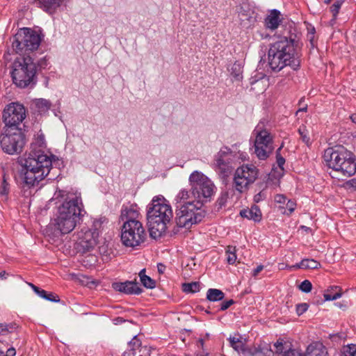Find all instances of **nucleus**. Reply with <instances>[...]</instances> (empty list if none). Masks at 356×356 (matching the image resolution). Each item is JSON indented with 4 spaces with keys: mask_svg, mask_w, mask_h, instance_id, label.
Here are the masks:
<instances>
[{
    "mask_svg": "<svg viewBox=\"0 0 356 356\" xmlns=\"http://www.w3.org/2000/svg\"><path fill=\"white\" fill-rule=\"evenodd\" d=\"M60 204L56 208L51 225L61 234L72 232L83 216V204L79 195H70L65 191L55 192L51 201Z\"/></svg>",
    "mask_w": 356,
    "mask_h": 356,
    "instance_id": "f257e3e1",
    "label": "nucleus"
},
{
    "mask_svg": "<svg viewBox=\"0 0 356 356\" xmlns=\"http://www.w3.org/2000/svg\"><path fill=\"white\" fill-rule=\"evenodd\" d=\"M268 60L270 67L275 72H280L286 66L296 70L300 63L298 46L293 40L283 38L270 44Z\"/></svg>",
    "mask_w": 356,
    "mask_h": 356,
    "instance_id": "f03ea898",
    "label": "nucleus"
},
{
    "mask_svg": "<svg viewBox=\"0 0 356 356\" xmlns=\"http://www.w3.org/2000/svg\"><path fill=\"white\" fill-rule=\"evenodd\" d=\"M175 221L179 227L188 229L204 217L202 204L193 200L190 191L186 188H182L177 193L175 197Z\"/></svg>",
    "mask_w": 356,
    "mask_h": 356,
    "instance_id": "7ed1b4c3",
    "label": "nucleus"
},
{
    "mask_svg": "<svg viewBox=\"0 0 356 356\" xmlns=\"http://www.w3.org/2000/svg\"><path fill=\"white\" fill-rule=\"evenodd\" d=\"M54 158L53 155L42 149H31L24 163V184L28 187H31L44 179L50 172Z\"/></svg>",
    "mask_w": 356,
    "mask_h": 356,
    "instance_id": "20e7f679",
    "label": "nucleus"
},
{
    "mask_svg": "<svg viewBox=\"0 0 356 356\" xmlns=\"http://www.w3.org/2000/svg\"><path fill=\"white\" fill-rule=\"evenodd\" d=\"M172 217L173 211L168 201L162 195L155 196L147 210L151 237L156 239L164 235Z\"/></svg>",
    "mask_w": 356,
    "mask_h": 356,
    "instance_id": "39448f33",
    "label": "nucleus"
},
{
    "mask_svg": "<svg viewBox=\"0 0 356 356\" xmlns=\"http://www.w3.org/2000/svg\"><path fill=\"white\" fill-rule=\"evenodd\" d=\"M323 163L332 169L338 179L348 178L356 172V162L352 157L351 152L343 146L329 147L324 151Z\"/></svg>",
    "mask_w": 356,
    "mask_h": 356,
    "instance_id": "423d86ee",
    "label": "nucleus"
},
{
    "mask_svg": "<svg viewBox=\"0 0 356 356\" xmlns=\"http://www.w3.org/2000/svg\"><path fill=\"white\" fill-rule=\"evenodd\" d=\"M36 72V65L31 56L17 58L13 63V81L17 87L22 88L34 85Z\"/></svg>",
    "mask_w": 356,
    "mask_h": 356,
    "instance_id": "0eeeda50",
    "label": "nucleus"
},
{
    "mask_svg": "<svg viewBox=\"0 0 356 356\" xmlns=\"http://www.w3.org/2000/svg\"><path fill=\"white\" fill-rule=\"evenodd\" d=\"M191 196L201 204L210 201L215 193L213 181L200 171L193 172L188 178Z\"/></svg>",
    "mask_w": 356,
    "mask_h": 356,
    "instance_id": "6e6552de",
    "label": "nucleus"
},
{
    "mask_svg": "<svg viewBox=\"0 0 356 356\" xmlns=\"http://www.w3.org/2000/svg\"><path fill=\"white\" fill-rule=\"evenodd\" d=\"M25 144L24 137L19 128L3 127L0 135V145L3 152L18 154Z\"/></svg>",
    "mask_w": 356,
    "mask_h": 356,
    "instance_id": "1a4fd4ad",
    "label": "nucleus"
},
{
    "mask_svg": "<svg viewBox=\"0 0 356 356\" xmlns=\"http://www.w3.org/2000/svg\"><path fill=\"white\" fill-rule=\"evenodd\" d=\"M145 238L146 232L140 221L122 225L121 241L126 247H138L144 243Z\"/></svg>",
    "mask_w": 356,
    "mask_h": 356,
    "instance_id": "9d476101",
    "label": "nucleus"
},
{
    "mask_svg": "<svg viewBox=\"0 0 356 356\" xmlns=\"http://www.w3.org/2000/svg\"><path fill=\"white\" fill-rule=\"evenodd\" d=\"M39 35L31 29H21L15 35L12 42V47L17 54H22L24 51H33L40 45Z\"/></svg>",
    "mask_w": 356,
    "mask_h": 356,
    "instance_id": "9b49d317",
    "label": "nucleus"
},
{
    "mask_svg": "<svg viewBox=\"0 0 356 356\" xmlns=\"http://www.w3.org/2000/svg\"><path fill=\"white\" fill-rule=\"evenodd\" d=\"M253 134L255 136L254 153L259 159L264 160L273 150V136L267 129H263L260 124L256 127Z\"/></svg>",
    "mask_w": 356,
    "mask_h": 356,
    "instance_id": "f8f14e48",
    "label": "nucleus"
},
{
    "mask_svg": "<svg viewBox=\"0 0 356 356\" xmlns=\"http://www.w3.org/2000/svg\"><path fill=\"white\" fill-rule=\"evenodd\" d=\"M258 170L252 164L238 167L234 175V184L236 191L243 193L248 190L258 177Z\"/></svg>",
    "mask_w": 356,
    "mask_h": 356,
    "instance_id": "ddd939ff",
    "label": "nucleus"
},
{
    "mask_svg": "<svg viewBox=\"0 0 356 356\" xmlns=\"http://www.w3.org/2000/svg\"><path fill=\"white\" fill-rule=\"evenodd\" d=\"M26 110L22 104L17 102L6 106L2 113L4 127L18 128V125L25 119Z\"/></svg>",
    "mask_w": 356,
    "mask_h": 356,
    "instance_id": "4468645a",
    "label": "nucleus"
},
{
    "mask_svg": "<svg viewBox=\"0 0 356 356\" xmlns=\"http://www.w3.org/2000/svg\"><path fill=\"white\" fill-rule=\"evenodd\" d=\"M231 154L230 149L225 147L221 149L216 156L214 161L216 170L222 177H227L232 172V166L229 161Z\"/></svg>",
    "mask_w": 356,
    "mask_h": 356,
    "instance_id": "2eb2a0df",
    "label": "nucleus"
},
{
    "mask_svg": "<svg viewBox=\"0 0 356 356\" xmlns=\"http://www.w3.org/2000/svg\"><path fill=\"white\" fill-rule=\"evenodd\" d=\"M99 233L92 229H82L78 234L77 245L81 248L82 251H88L97 243Z\"/></svg>",
    "mask_w": 356,
    "mask_h": 356,
    "instance_id": "dca6fc26",
    "label": "nucleus"
},
{
    "mask_svg": "<svg viewBox=\"0 0 356 356\" xmlns=\"http://www.w3.org/2000/svg\"><path fill=\"white\" fill-rule=\"evenodd\" d=\"M140 213L136 205L124 206L121 210L120 220L123 224L140 221Z\"/></svg>",
    "mask_w": 356,
    "mask_h": 356,
    "instance_id": "f3484780",
    "label": "nucleus"
},
{
    "mask_svg": "<svg viewBox=\"0 0 356 356\" xmlns=\"http://www.w3.org/2000/svg\"><path fill=\"white\" fill-rule=\"evenodd\" d=\"M112 287L116 291L126 294H140L142 292V289L138 286L136 282L130 281L114 282L112 284Z\"/></svg>",
    "mask_w": 356,
    "mask_h": 356,
    "instance_id": "a211bd4d",
    "label": "nucleus"
},
{
    "mask_svg": "<svg viewBox=\"0 0 356 356\" xmlns=\"http://www.w3.org/2000/svg\"><path fill=\"white\" fill-rule=\"evenodd\" d=\"M304 356H329L327 348L319 341L310 343Z\"/></svg>",
    "mask_w": 356,
    "mask_h": 356,
    "instance_id": "6ab92c4d",
    "label": "nucleus"
},
{
    "mask_svg": "<svg viewBox=\"0 0 356 356\" xmlns=\"http://www.w3.org/2000/svg\"><path fill=\"white\" fill-rule=\"evenodd\" d=\"M240 215L254 222H259L261 219V212L257 206H252L250 209L241 211Z\"/></svg>",
    "mask_w": 356,
    "mask_h": 356,
    "instance_id": "aec40b11",
    "label": "nucleus"
},
{
    "mask_svg": "<svg viewBox=\"0 0 356 356\" xmlns=\"http://www.w3.org/2000/svg\"><path fill=\"white\" fill-rule=\"evenodd\" d=\"M280 22V12L277 10H272L265 20L266 27L271 30L276 29Z\"/></svg>",
    "mask_w": 356,
    "mask_h": 356,
    "instance_id": "412c9836",
    "label": "nucleus"
},
{
    "mask_svg": "<svg viewBox=\"0 0 356 356\" xmlns=\"http://www.w3.org/2000/svg\"><path fill=\"white\" fill-rule=\"evenodd\" d=\"M321 266V264L317 261L312 259H304L300 263L296 265L289 266L290 269H316Z\"/></svg>",
    "mask_w": 356,
    "mask_h": 356,
    "instance_id": "4be33fe9",
    "label": "nucleus"
},
{
    "mask_svg": "<svg viewBox=\"0 0 356 356\" xmlns=\"http://www.w3.org/2000/svg\"><path fill=\"white\" fill-rule=\"evenodd\" d=\"M37 111L40 113H46L51 107V103L46 99H37L33 102Z\"/></svg>",
    "mask_w": 356,
    "mask_h": 356,
    "instance_id": "5701e85b",
    "label": "nucleus"
},
{
    "mask_svg": "<svg viewBox=\"0 0 356 356\" xmlns=\"http://www.w3.org/2000/svg\"><path fill=\"white\" fill-rule=\"evenodd\" d=\"M224 297V293L221 290L216 289H209L207 293V298L209 301H219L222 300Z\"/></svg>",
    "mask_w": 356,
    "mask_h": 356,
    "instance_id": "b1692460",
    "label": "nucleus"
},
{
    "mask_svg": "<svg viewBox=\"0 0 356 356\" xmlns=\"http://www.w3.org/2000/svg\"><path fill=\"white\" fill-rule=\"evenodd\" d=\"M41 7L46 10H50L58 7L63 0H36Z\"/></svg>",
    "mask_w": 356,
    "mask_h": 356,
    "instance_id": "393cba45",
    "label": "nucleus"
},
{
    "mask_svg": "<svg viewBox=\"0 0 356 356\" xmlns=\"http://www.w3.org/2000/svg\"><path fill=\"white\" fill-rule=\"evenodd\" d=\"M140 347V341L136 337L129 342L128 349L124 351L123 356H137L136 348Z\"/></svg>",
    "mask_w": 356,
    "mask_h": 356,
    "instance_id": "a878e982",
    "label": "nucleus"
},
{
    "mask_svg": "<svg viewBox=\"0 0 356 356\" xmlns=\"http://www.w3.org/2000/svg\"><path fill=\"white\" fill-rule=\"evenodd\" d=\"M139 277L140 279V282L143 285L148 289H153L155 287L156 284L154 280L151 279L149 276L145 275V270L143 269L139 273Z\"/></svg>",
    "mask_w": 356,
    "mask_h": 356,
    "instance_id": "bb28decb",
    "label": "nucleus"
},
{
    "mask_svg": "<svg viewBox=\"0 0 356 356\" xmlns=\"http://www.w3.org/2000/svg\"><path fill=\"white\" fill-rule=\"evenodd\" d=\"M274 352L277 354H282L283 355L285 354L286 351H291L290 345L286 342H284L282 340H278L277 342L274 343Z\"/></svg>",
    "mask_w": 356,
    "mask_h": 356,
    "instance_id": "cd10ccee",
    "label": "nucleus"
},
{
    "mask_svg": "<svg viewBox=\"0 0 356 356\" xmlns=\"http://www.w3.org/2000/svg\"><path fill=\"white\" fill-rule=\"evenodd\" d=\"M227 261L229 264H234L237 259L236 246L228 245L225 249Z\"/></svg>",
    "mask_w": 356,
    "mask_h": 356,
    "instance_id": "c85d7f7f",
    "label": "nucleus"
},
{
    "mask_svg": "<svg viewBox=\"0 0 356 356\" xmlns=\"http://www.w3.org/2000/svg\"><path fill=\"white\" fill-rule=\"evenodd\" d=\"M231 346L237 352L244 350V342L238 337L234 336L229 339Z\"/></svg>",
    "mask_w": 356,
    "mask_h": 356,
    "instance_id": "c756f323",
    "label": "nucleus"
},
{
    "mask_svg": "<svg viewBox=\"0 0 356 356\" xmlns=\"http://www.w3.org/2000/svg\"><path fill=\"white\" fill-rule=\"evenodd\" d=\"M200 282H198L184 283L182 284V290L185 293H196L200 291Z\"/></svg>",
    "mask_w": 356,
    "mask_h": 356,
    "instance_id": "7c9ffc66",
    "label": "nucleus"
},
{
    "mask_svg": "<svg viewBox=\"0 0 356 356\" xmlns=\"http://www.w3.org/2000/svg\"><path fill=\"white\" fill-rule=\"evenodd\" d=\"M298 133L300 136L302 141L305 143L307 146L312 144V140L309 136V131L307 129L305 126H301L298 129Z\"/></svg>",
    "mask_w": 356,
    "mask_h": 356,
    "instance_id": "2f4dec72",
    "label": "nucleus"
},
{
    "mask_svg": "<svg viewBox=\"0 0 356 356\" xmlns=\"http://www.w3.org/2000/svg\"><path fill=\"white\" fill-rule=\"evenodd\" d=\"M45 146L44 136L42 134H38L35 141L31 145V149H37V147L42 148Z\"/></svg>",
    "mask_w": 356,
    "mask_h": 356,
    "instance_id": "473e14b6",
    "label": "nucleus"
},
{
    "mask_svg": "<svg viewBox=\"0 0 356 356\" xmlns=\"http://www.w3.org/2000/svg\"><path fill=\"white\" fill-rule=\"evenodd\" d=\"M296 204L292 200H288L286 204V208L280 206L281 209H283L281 212L283 214L289 216L291 215L296 209Z\"/></svg>",
    "mask_w": 356,
    "mask_h": 356,
    "instance_id": "72a5a7b5",
    "label": "nucleus"
},
{
    "mask_svg": "<svg viewBox=\"0 0 356 356\" xmlns=\"http://www.w3.org/2000/svg\"><path fill=\"white\" fill-rule=\"evenodd\" d=\"M343 356H356V345H348L343 348Z\"/></svg>",
    "mask_w": 356,
    "mask_h": 356,
    "instance_id": "f704fd0d",
    "label": "nucleus"
},
{
    "mask_svg": "<svg viewBox=\"0 0 356 356\" xmlns=\"http://www.w3.org/2000/svg\"><path fill=\"white\" fill-rule=\"evenodd\" d=\"M137 352V356H149L150 349L147 346H142L140 342V347L136 348Z\"/></svg>",
    "mask_w": 356,
    "mask_h": 356,
    "instance_id": "c9c22d12",
    "label": "nucleus"
},
{
    "mask_svg": "<svg viewBox=\"0 0 356 356\" xmlns=\"http://www.w3.org/2000/svg\"><path fill=\"white\" fill-rule=\"evenodd\" d=\"M299 289L305 293H309L312 289V284L309 280H306L301 282Z\"/></svg>",
    "mask_w": 356,
    "mask_h": 356,
    "instance_id": "e433bc0d",
    "label": "nucleus"
},
{
    "mask_svg": "<svg viewBox=\"0 0 356 356\" xmlns=\"http://www.w3.org/2000/svg\"><path fill=\"white\" fill-rule=\"evenodd\" d=\"M38 295L40 297L45 299V300L51 301V302H58L59 301V298L58 297L47 298V293L46 291H44L43 289H40V291H39Z\"/></svg>",
    "mask_w": 356,
    "mask_h": 356,
    "instance_id": "4c0bfd02",
    "label": "nucleus"
},
{
    "mask_svg": "<svg viewBox=\"0 0 356 356\" xmlns=\"http://www.w3.org/2000/svg\"><path fill=\"white\" fill-rule=\"evenodd\" d=\"M309 305L307 303H300L296 305V313L298 316L302 315L308 309Z\"/></svg>",
    "mask_w": 356,
    "mask_h": 356,
    "instance_id": "58836bf2",
    "label": "nucleus"
},
{
    "mask_svg": "<svg viewBox=\"0 0 356 356\" xmlns=\"http://www.w3.org/2000/svg\"><path fill=\"white\" fill-rule=\"evenodd\" d=\"M341 296V293L340 292H337L334 294H331L329 293H325L324 294V298L325 300H334L339 298Z\"/></svg>",
    "mask_w": 356,
    "mask_h": 356,
    "instance_id": "ea45409f",
    "label": "nucleus"
},
{
    "mask_svg": "<svg viewBox=\"0 0 356 356\" xmlns=\"http://www.w3.org/2000/svg\"><path fill=\"white\" fill-rule=\"evenodd\" d=\"M13 327L10 325L7 324H0V335H6L10 332V329H12Z\"/></svg>",
    "mask_w": 356,
    "mask_h": 356,
    "instance_id": "a19ab883",
    "label": "nucleus"
},
{
    "mask_svg": "<svg viewBox=\"0 0 356 356\" xmlns=\"http://www.w3.org/2000/svg\"><path fill=\"white\" fill-rule=\"evenodd\" d=\"M274 200L275 202L280 204H284L286 202V197L281 194L276 195Z\"/></svg>",
    "mask_w": 356,
    "mask_h": 356,
    "instance_id": "79ce46f5",
    "label": "nucleus"
},
{
    "mask_svg": "<svg viewBox=\"0 0 356 356\" xmlns=\"http://www.w3.org/2000/svg\"><path fill=\"white\" fill-rule=\"evenodd\" d=\"M233 304H234L233 300H229L224 301L220 304V309L221 311H225V310L227 309Z\"/></svg>",
    "mask_w": 356,
    "mask_h": 356,
    "instance_id": "37998d69",
    "label": "nucleus"
},
{
    "mask_svg": "<svg viewBox=\"0 0 356 356\" xmlns=\"http://www.w3.org/2000/svg\"><path fill=\"white\" fill-rule=\"evenodd\" d=\"M280 148H279L277 152V163L278 166L282 170H283V165H284L285 159L279 154L278 152L280 151Z\"/></svg>",
    "mask_w": 356,
    "mask_h": 356,
    "instance_id": "c03bdc74",
    "label": "nucleus"
},
{
    "mask_svg": "<svg viewBox=\"0 0 356 356\" xmlns=\"http://www.w3.org/2000/svg\"><path fill=\"white\" fill-rule=\"evenodd\" d=\"M8 193V184L4 181L2 186L0 187V195L6 196Z\"/></svg>",
    "mask_w": 356,
    "mask_h": 356,
    "instance_id": "a18cd8bd",
    "label": "nucleus"
},
{
    "mask_svg": "<svg viewBox=\"0 0 356 356\" xmlns=\"http://www.w3.org/2000/svg\"><path fill=\"white\" fill-rule=\"evenodd\" d=\"M102 222H103V221L101 219L94 220L92 231H95L99 233V230L100 229V228L102 227Z\"/></svg>",
    "mask_w": 356,
    "mask_h": 356,
    "instance_id": "49530a36",
    "label": "nucleus"
},
{
    "mask_svg": "<svg viewBox=\"0 0 356 356\" xmlns=\"http://www.w3.org/2000/svg\"><path fill=\"white\" fill-rule=\"evenodd\" d=\"M16 354L15 349L14 348H9L6 354L4 355V352L3 350H0V356H15Z\"/></svg>",
    "mask_w": 356,
    "mask_h": 356,
    "instance_id": "de8ad7c7",
    "label": "nucleus"
},
{
    "mask_svg": "<svg viewBox=\"0 0 356 356\" xmlns=\"http://www.w3.org/2000/svg\"><path fill=\"white\" fill-rule=\"evenodd\" d=\"M340 7H341L340 3H335L332 6L331 11L333 14V16H335L339 13Z\"/></svg>",
    "mask_w": 356,
    "mask_h": 356,
    "instance_id": "09e8293b",
    "label": "nucleus"
},
{
    "mask_svg": "<svg viewBox=\"0 0 356 356\" xmlns=\"http://www.w3.org/2000/svg\"><path fill=\"white\" fill-rule=\"evenodd\" d=\"M284 356H304L296 351L295 350H292L291 351H286Z\"/></svg>",
    "mask_w": 356,
    "mask_h": 356,
    "instance_id": "8fccbe9b",
    "label": "nucleus"
},
{
    "mask_svg": "<svg viewBox=\"0 0 356 356\" xmlns=\"http://www.w3.org/2000/svg\"><path fill=\"white\" fill-rule=\"evenodd\" d=\"M264 269L263 265L258 266L252 272V276L257 277V275Z\"/></svg>",
    "mask_w": 356,
    "mask_h": 356,
    "instance_id": "3c124183",
    "label": "nucleus"
},
{
    "mask_svg": "<svg viewBox=\"0 0 356 356\" xmlns=\"http://www.w3.org/2000/svg\"><path fill=\"white\" fill-rule=\"evenodd\" d=\"M8 275V274L4 270L0 272V279H1V280L7 279Z\"/></svg>",
    "mask_w": 356,
    "mask_h": 356,
    "instance_id": "603ef678",
    "label": "nucleus"
},
{
    "mask_svg": "<svg viewBox=\"0 0 356 356\" xmlns=\"http://www.w3.org/2000/svg\"><path fill=\"white\" fill-rule=\"evenodd\" d=\"M262 193L260 192L259 193L257 194L254 197V200L255 202H259L261 200V199L262 198Z\"/></svg>",
    "mask_w": 356,
    "mask_h": 356,
    "instance_id": "864d4df0",
    "label": "nucleus"
},
{
    "mask_svg": "<svg viewBox=\"0 0 356 356\" xmlns=\"http://www.w3.org/2000/svg\"><path fill=\"white\" fill-rule=\"evenodd\" d=\"M348 184L353 187V188H356V178L355 179H352L351 180H350Z\"/></svg>",
    "mask_w": 356,
    "mask_h": 356,
    "instance_id": "5fc2aeb1",
    "label": "nucleus"
},
{
    "mask_svg": "<svg viewBox=\"0 0 356 356\" xmlns=\"http://www.w3.org/2000/svg\"><path fill=\"white\" fill-rule=\"evenodd\" d=\"M165 268V266L164 265L161 264L158 265V270L160 273H163Z\"/></svg>",
    "mask_w": 356,
    "mask_h": 356,
    "instance_id": "6e6d98bb",
    "label": "nucleus"
},
{
    "mask_svg": "<svg viewBox=\"0 0 356 356\" xmlns=\"http://www.w3.org/2000/svg\"><path fill=\"white\" fill-rule=\"evenodd\" d=\"M350 119L355 124H356V113L352 114L350 116Z\"/></svg>",
    "mask_w": 356,
    "mask_h": 356,
    "instance_id": "4d7b16f0",
    "label": "nucleus"
},
{
    "mask_svg": "<svg viewBox=\"0 0 356 356\" xmlns=\"http://www.w3.org/2000/svg\"><path fill=\"white\" fill-rule=\"evenodd\" d=\"M308 38H309V41L311 42L312 45L314 46L313 33H312L309 35H308Z\"/></svg>",
    "mask_w": 356,
    "mask_h": 356,
    "instance_id": "13d9d810",
    "label": "nucleus"
},
{
    "mask_svg": "<svg viewBox=\"0 0 356 356\" xmlns=\"http://www.w3.org/2000/svg\"><path fill=\"white\" fill-rule=\"evenodd\" d=\"M33 290L38 294L39 293V291H40V289L36 286H33Z\"/></svg>",
    "mask_w": 356,
    "mask_h": 356,
    "instance_id": "bf43d9fd",
    "label": "nucleus"
},
{
    "mask_svg": "<svg viewBox=\"0 0 356 356\" xmlns=\"http://www.w3.org/2000/svg\"><path fill=\"white\" fill-rule=\"evenodd\" d=\"M307 105H305L304 107H302V108H300V109L297 111V113L300 112V111H307Z\"/></svg>",
    "mask_w": 356,
    "mask_h": 356,
    "instance_id": "052dcab7",
    "label": "nucleus"
},
{
    "mask_svg": "<svg viewBox=\"0 0 356 356\" xmlns=\"http://www.w3.org/2000/svg\"><path fill=\"white\" fill-rule=\"evenodd\" d=\"M54 297H58V296H54L53 293L47 294V298H54Z\"/></svg>",
    "mask_w": 356,
    "mask_h": 356,
    "instance_id": "680f3d73",
    "label": "nucleus"
},
{
    "mask_svg": "<svg viewBox=\"0 0 356 356\" xmlns=\"http://www.w3.org/2000/svg\"><path fill=\"white\" fill-rule=\"evenodd\" d=\"M284 264H279V269L282 270V269H284Z\"/></svg>",
    "mask_w": 356,
    "mask_h": 356,
    "instance_id": "e2e57ef3",
    "label": "nucleus"
},
{
    "mask_svg": "<svg viewBox=\"0 0 356 356\" xmlns=\"http://www.w3.org/2000/svg\"><path fill=\"white\" fill-rule=\"evenodd\" d=\"M332 0H324V2L327 4L330 3Z\"/></svg>",
    "mask_w": 356,
    "mask_h": 356,
    "instance_id": "0e129e2a",
    "label": "nucleus"
},
{
    "mask_svg": "<svg viewBox=\"0 0 356 356\" xmlns=\"http://www.w3.org/2000/svg\"><path fill=\"white\" fill-rule=\"evenodd\" d=\"M29 285L33 289V286H35L34 284H33L32 283H29Z\"/></svg>",
    "mask_w": 356,
    "mask_h": 356,
    "instance_id": "69168bd1",
    "label": "nucleus"
}]
</instances>
